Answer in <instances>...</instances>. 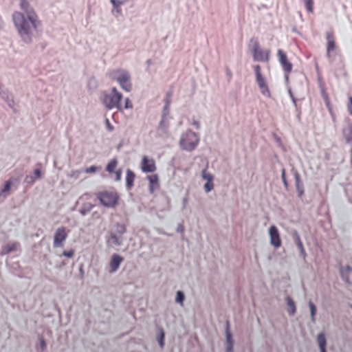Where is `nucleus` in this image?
<instances>
[{"label":"nucleus","instance_id":"obj_1","mask_svg":"<svg viewBox=\"0 0 352 352\" xmlns=\"http://www.w3.org/2000/svg\"><path fill=\"white\" fill-rule=\"evenodd\" d=\"M20 8L25 11H15L12 15V19L18 34L23 41L30 43L34 37L39 34L42 22L35 10L30 7L26 0H21Z\"/></svg>","mask_w":352,"mask_h":352},{"label":"nucleus","instance_id":"obj_2","mask_svg":"<svg viewBox=\"0 0 352 352\" xmlns=\"http://www.w3.org/2000/svg\"><path fill=\"white\" fill-rule=\"evenodd\" d=\"M96 196L100 204L107 208H115L120 200V196L116 190L100 191Z\"/></svg>","mask_w":352,"mask_h":352},{"label":"nucleus","instance_id":"obj_3","mask_svg":"<svg viewBox=\"0 0 352 352\" xmlns=\"http://www.w3.org/2000/svg\"><path fill=\"white\" fill-rule=\"evenodd\" d=\"M122 98V94L120 93L116 87H113L110 94H103L102 100L105 107L109 109L113 108L120 109V102Z\"/></svg>","mask_w":352,"mask_h":352},{"label":"nucleus","instance_id":"obj_4","mask_svg":"<svg viewBox=\"0 0 352 352\" xmlns=\"http://www.w3.org/2000/svg\"><path fill=\"white\" fill-rule=\"evenodd\" d=\"M199 142L197 135L188 131L184 133L180 140V145L182 148L187 151H192L195 148Z\"/></svg>","mask_w":352,"mask_h":352},{"label":"nucleus","instance_id":"obj_5","mask_svg":"<svg viewBox=\"0 0 352 352\" xmlns=\"http://www.w3.org/2000/svg\"><path fill=\"white\" fill-rule=\"evenodd\" d=\"M256 81L260 89L261 94L268 98L271 97V92L269 89L266 78L261 74V67L256 65L254 66Z\"/></svg>","mask_w":352,"mask_h":352},{"label":"nucleus","instance_id":"obj_6","mask_svg":"<svg viewBox=\"0 0 352 352\" xmlns=\"http://www.w3.org/2000/svg\"><path fill=\"white\" fill-rule=\"evenodd\" d=\"M112 75L116 76L115 78L122 89L126 91H130L131 90L132 84L130 82V75L126 71L118 69L113 71Z\"/></svg>","mask_w":352,"mask_h":352},{"label":"nucleus","instance_id":"obj_7","mask_svg":"<svg viewBox=\"0 0 352 352\" xmlns=\"http://www.w3.org/2000/svg\"><path fill=\"white\" fill-rule=\"evenodd\" d=\"M252 53L253 59L255 61L258 62H268L270 58V50H262L259 44L256 42L252 49Z\"/></svg>","mask_w":352,"mask_h":352},{"label":"nucleus","instance_id":"obj_8","mask_svg":"<svg viewBox=\"0 0 352 352\" xmlns=\"http://www.w3.org/2000/svg\"><path fill=\"white\" fill-rule=\"evenodd\" d=\"M68 230L65 227L58 228L54 234V247L63 248L64 241L67 237Z\"/></svg>","mask_w":352,"mask_h":352},{"label":"nucleus","instance_id":"obj_9","mask_svg":"<svg viewBox=\"0 0 352 352\" xmlns=\"http://www.w3.org/2000/svg\"><path fill=\"white\" fill-rule=\"evenodd\" d=\"M277 56L278 58V61L285 72V73L288 75L292 71V63L288 60L287 56L285 52L282 50H278L277 51Z\"/></svg>","mask_w":352,"mask_h":352},{"label":"nucleus","instance_id":"obj_10","mask_svg":"<svg viewBox=\"0 0 352 352\" xmlns=\"http://www.w3.org/2000/svg\"><path fill=\"white\" fill-rule=\"evenodd\" d=\"M141 169L144 173H154L157 170L155 160L146 155L143 156L141 161Z\"/></svg>","mask_w":352,"mask_h":352},{"label":"nucleus","instance_id":"obj_11","mask_svg":"<svg viewBox=\"0 0 352 352\" xmlns=\"http://www.w3.org/2000/svg\"><path fill=\"white\" fill-rule=\"evenodd\" d=\"M269 234L270 238V243L275 248H278L281 246V239L280 233L275 226H271L269 229Z\"/></svg>","mask_w":352,"mask_h":352},{"label":"nucleus","instance_id":"obj_12","mask_svg":"<svg viewBox=\"0 0 352 352\" xmlns=\"http://www.w3.org/2000/svg\"><path fill=\"white\" fill-rule=\"evenodd\" d=\"M327 39V57L329 59L331 58V52L336 50V43L334 34L331 32H326Z\"/></svg>","mask_w":352,"mask_h":352},{"label":"nucleus","instance_id":"obj_13","mask_svg":"<svg viewBox=\"0 0 352 352\" xmlns=\"http://www.w3.org/2000/svg\"><path fill=\"white\" fill-rule=\"evenodd\" d=\"M146 179L149 182V192L153 194L155 191L160 188L159 176L157 174L148 175Z\"/></svg>","mask_w":352,"mask_h":352},{"label":"nucleus","instance_id":"obj_14","mask_svg":"<svg viewBox=\"0 0 352 352\" xmlns=\"http://www.w3.org/2000/svg\"><path fill=\"white\" fill-rule=\"evenodd\" d=\"M122 261L123 258L121 256L117 254H113L109 263V272L111 273L116 272L118 270Z\"/></svg>","mask_w":352,"mask_h":352},{"label":"nucleus","instance_id":"obj_15","mask_svg":"<svg viewBox=\"0 0 352 352\" xmlns=\"http://www.w3.org/2000/svg\"><path fill=\"white\" fill-rule=\"evenodd\" d=\"M19 246L20 245L17 242L9 243L3 248L1 254H7L11 252L17 250Z\"/></svg>","mask_w":352,"mask_h":352},{"label":"nucleus","instance_id":"obj_16","mask_svg":"<svg viewBox=\"0 0 352 352\" xmlns=\"http://www.w3.org/2000/svg\"><path fill=\"white\" fill-rule=\"evenodd\" d=\"M135 173L130 169L126 170V188L130 190L134 186Z\"/></svg>","mask_w":352,"mask_h":352},{"label":"nucleus","instance_id":"obj_17","mask_svg":"<svg viewBox=\"0 0 352 352\" xmlns=\"http://www.w3.org/2000/svg\"><path fill=\"white\" fill-rule=\"evenodd\" d=\"M343 135L346 143L352 142V124L348 125L343 129Z\"/></svg>","mask_w":352,"mask_h":352},{"label":"nucleus","instance_id":"obj_18","mask_svg":"<svg viewBox=\"0 0 352 352\" xmlns=\"http://www.w3.org/2000/svg\"><path fill=\"white\" fill-rule=\"evenodd\" d=\"M322 98L325 102V104L330 113V114L334 117V115H333V109H332V107H331V102H330V99L328 96V94H327V92L325 91L324 89H322Z\"/></svg>","mask_w":352,"mask_h":352},{"label":"nucleus","instance_id":"obj_19","mask_svg":"<svg viewBox=\"0 0 352 352\" xmlns=\"http://www.w3.org/2000/svg\"><path fill=\"white\" fill-rule=\"evenodd\" d=\"M318 343L321 352H326V338L323 333H320L317 338Z\"/></svg>","mask_w":352,"mask_h":352},{"label":"nucleus","instance_id":"obj_20","mask_svg":"<svg viewBox=\"0 0 352 352\" xmlns=\"http://www.w3.org/2000/svg\"><path fill=\"white\" fill-rule=\"evenodd\" d=\"M118 166V160L116 158H113L109 161L106 166V170L109 173L112 174L116 170V168Z\"/></svg>","mask_w":352,"mask_h":352},{"label":"nucleus","instance_id":"obj_21","mask_svg":"<svg viewBox=\"0 0 352 352\" xmlns=\"http://www.w3.org/2000/svg\"><path fill=\"white\" fill-rule=\"evenodd\" d=\"M287 304L288 307V313L290 315L294 314L296 312V305L294 300L290 297L287 298Z\"/></svg>","mask_w":352,"mask_h":352},{"label":"nucleus","instance_id":"obj_22","mask_svg":"<svg viewBox=\"0 0 352 352\" xmlns=\"http://www.w3.org/2000/svg\"><path fill=\"white\" fill-rule=\"evenodd\" d=\"M226 338L228 342L227 352H232V341L231 335L229 332V323L227 322Z\"/></svg>","mask_w":352,"mask_h":352},{"label":"nucleus","instance_id":"obj_23","mask_svg":"<svg viewBox=\"0 0 352 352\" xmlns=\"http://www.w3.org/2000/svg\"><path fill=\"white\" fill-rule=\"evenodd\" d=\"M295 177H296V188H297L298 192H299V196H301L303 194V189H302V186L300 183L299 175L297 173L295 175Z\"/></svg>","mask_w":352,"mask_h":352},{"label":"nucleus","instance_id":"obj_24","mask_svg":"<svg viewBox=\"0 0 352 352\" xmlns=\"http://www.w3.org/2000/svg\"><path fill=\"white\" fill-rule=\"evenodd\" d=\"M306 10L309 13H313L314 12V1L313 0H303Z\"/></svg>","mask_w":352,"mask_h":352},{"label":"nucleus","instance_id":"obj_25","mask_svg":"<svg viewBox=\"0 0 352 352\" xmlns=\"http://www.w3.org/2000/svg\"><path fill=\"white\" fill-rule=\"evenodd\" d=\"M296 241L297 246H298V249L300 250L302 256L305 257V256H306L305 250L304 249L303 244H302L299 236H296Z\"/></svg>","mask_w":352,"mask_h":352},{"label":"nucleus","instance_id":"obj_26","mask_svg":"<svg viewBox=\"0 0 352 352\" xmlns=\"http://www.w3.org/2000/svg\"><path fill=\"white\" fill-rule=\"evenodd\" d=\"M202 177L207 182H212L213 176L212 174L208 173L206 170H204L201 173Z\"/></svg>","mask_w":352,"mask_h":352},{"label":"nucleus","instance_id":"obj_27","mask_svg":"<svg viewBox=\"0 0 352 352\" xmlns=\"http://www.w3.org/2000/svg\"><path fill=\"white\" fill-rule=\"evenodd\" d=\"M164 331H163V329H161L160 332V336L158 338V342L161 348H163L164 345Z\"/></svg>","mask_w":352,"mask_h":352},{"label":"nucleus","instance_id":"obj_28","mask_svg":"<svg viewBox=\"0 0 352 352\" xmlns=\"http://www.w3.org/2000/svg\"><path fill=\"white\" fill-rule=\"evenodd\" d=\"M309 306L310 311H311V316L312 318V320L314 321L315 320L314 318H315V315L316 313V307L314 305V304L311 301L309 302Z\"/></svg>","mask_w":352,"mask_h":352},{"label":"nucleus","instance_id":"obj_29","mask_svg":"<svg viewBox=\"0 0 352 352\" xmlns=\"http://www.w3.org/2000/svg\"><path fill=\"white\" fill-rule=\"evenodd\" d=\"M309 306L310 311H311V316L312 318V320L314 321L315 320L314 318H315V315L316 313V307L314 305V304L311 301L309 302Z\"/></svg>","mask_w":352,"mask_h":352},{"label":"nucleus","instance_id":"obj_30","mask_svg":"<svg viewBox=\"0 0 352 352\" xmlns=\"http://www.w3.org/2000/svg\"><path fill=\"white\" fill-rule=\"evenodd\" d=\"M94 207V204H91V203H87L86 204H85L84 206V208L83 209H81L80 210V212L82 214H85L86 211H89L92 208Z\"/></svg>","mask_w":352,"mask_h":352},{"label":"nucleus","instance_id":"obj_31","mask_svg":"<svg viewBox=\"0 0 352 352\" xmlns=\"http://www.w3.org/2000/svg\"><path fill=\"white\" fill-rule=\"evenodd\" d=\"M214 188L213 182H207L204 185V189L206 192H209Z\"/></svg>","mask_w":352,"mask_h":352},{"label":"nucleus","instance_id":"obj_32","mask_svg":"<svg viewBox=\"0 0 352 352\" xmlns=\"http://www.w3.org/2000/svg\"><path fill=\"white\" fill-rule=\"evenodd\" d=\"M184 300V295L183 294V292L179 291L177 292V297H176V301L177 302H179L181 304L183 303V301Z\"/></svg>","mask_w":352,"mask_h":352},{"label":"nucleus","instance_id":"obj_33","mask_svg":"<svg viewBox=\"0 0 352 352\" xmlns=\"http://www.w3.org/2000/svg\"><path fill=\"white\" fill-rule=\"evenodd\" d=\"M126 0H111V2L115 8H119L121 5L124 4Z\"/></svg>","mask_w":352,"mask_h":352},{"label":"nucleus","instance_id":"obj_34","mask_svg":"<svg viewBox=\"0 0 352 352\" xmlns=\"http://www.w3.org/2000/svg\"><path fill=\"white\" fill-rule=\"evenodd\" d=\"M81 173H82V170H74L70 173L69 177L74 178V179H78V178H79Z\"/></svg>","mask_w":352,"mask_h":352},{"label":"nucleus","instance_id":"obj_35","mask_svg":"<svg viewBox=\"0 0 352 352\" xmlns=\"http://www.w3.org/2000/svg\"><path fill=\"white\" fill-rule=\"evenodd\" d=\"M347 110L351 116H352V96L349 98V101L346 104Z\"/></svg>","mask_w":352,"mask_h":352},{"label":"nucleus","instance_id":"obj_36","mask_svg":"<svg viewBox=\"0 0 352 352\" xmlns=\"http://www.w3.org/2000/svg\"><path fill=\"white\" fill-rule=\"evenodd\" d=\"M97 167L95 166H91L89 168L85 169L84 172L86 173H94L97 170Z\"/></svg>","mask_w":352,"mask_h":352},{"label":"nucleus","instance_id":"obj_37","mask_svg":"<svg viewBox=\"0 0 352 352\" xmlns=\"http://www.w3.org/2000/svg\"><path fill=\"white\" fill-rule=\"evenodd\" d=\"M10 187H11V182L10 181H7L6 182V184H4V186L2 189V192H7L10 190Z\"/></svg>","mask_w":352,"mask_h":352},{"label":"nucleus","instance_id":"obj_38","mask_svg":"<svg viewBox=\"0 0 352 352\" xmlns=\"http://www.w3.org/2000/svg\"><path fill=\"white\" fill-rule=\"evenodd\" d=\"M90 198H91V195L89 193H85L80 197L79 201L80 202H83L85 201H89L90 199Z\"/></svg>","mask_w":352,"mask_h":352},{"label":"nucleus","instance_id":"obj_39","mask_svg":"<svg viewBox=\"0 0 352 352\" xmlns=\"http://www.w3.org/2000/svg\"><path fill=\"white\" fill-rule=\"evenodd\" d=\"M113 173H115L116 178L115 179L116 181H120L122 177V170L118 169V170L115 171Z\"/></svg>","mask_w":352,"mask_h":352},{"label":"nucleus","instance_id":"obj_40","mask_svg":"<svg viewBox=\"0 0 352 352\" xmlns=\"http://www.w3.org/2000/svg\"><path fill=\"white\" fill-rule=\"evenodd\" d=\"M74 254V251L73 250H69V251H64L63 252V255L65 257H68V258H72L73 257Z\"/></svg>","mask_w":352,"mask_h":352},{"label":"nucleus","instance_id":"obj_41","mask_svg":"<svg viewBox=\"0 0 352 352\" xmlns=\"http://www.w3.org/2000/svg\"><path fill=\"white\" fill-rule=\"evenodd\" d=\"M124 108L125 109H132L133 108V104H132L131 100H129V98L125 99Z\"/></svg>","mask_w":352,"mask_h":352},{"label":"nucleus","instance_id":"obj_42","mask_svg":"<svg viewBox=\"0 0 352 352\" xmlns=\"http://www.w3.org/2000/svg\"><path fill=\"white\" fill-rule=\"evenodd\" d=\"M281 177H282V179H283V182L284 183L285 186L287 188V180H286L285 170V169L282 170Z\"/></svg>","mask_w":352,"mask_h":352},{"label":"nucleus","instance_id":"obj_43","mask_svg":"<svg viewBox=\"0 0 352 352\" xmlns=\"http://www.w3.org/2000/svg\"><path fill=\"white\" fill-rule=\"evenodd\" d=\"M34 173L37 178H39L41 175V171L38 168L35 169Z\"/></svg>","mask_w":352,"mask_h":352},{"label":"nucleus","instance_id":"obj_44","mask_svg":"<svg viewBox=\"0 0 352 352\" xmlns=\"http://www.w3.org/2000/svg\"><path fill=\"white\" fill-rule=\"evenodd\" d=\"M106 124H107V127L108 130L109 131H112L113 128L111 125V124L109 122V120L108 119L106 120Z\"/></svg>","mask_w":352,"mask_h":352},{"label":"nucleus","instance_id":"obj_45","mask_svg":"<svg viewBox=\"0 0 352 352\" xmlns=\"http://www.w3.org/2000/svg\"><path fill=\"white\" fill-rule=\"evenodd\" d=\"M171 97V93H168L166 94V104L168 105L170 103V99Z\"/></svg>","mask_w":352,"mask_h":352},{"label":"nucleus","instance_id":"obj_46","mask_svg":"<svg viewBox=\"0 0 352 352\" xmlns=\"http://www.w3.org/2000/svg\"><path fill=\"white\" fill-rule=\"evenodd\" d=\"M41 344L42 349H44V348L45 347V342L43 339L41 340Z\"/></svg>","mask_w":352,"mask_h":352},{"label":"nucleus","instance_id":"obj_47","mask_svg":"<svg viewBox=\"0 0 352 352\" xmlns=\"http://www.w3.org/2000/svg\"><path fill=\"white\" fill-rule=\"evenodd\" d=\"M193 124L198 129L199 127V123L197 121L193 122Z\"/></svg>","mask_w":352,"mask_h":352},{"label":"nucleus","instance_id":"obj_48","mask_svg":"<svg viewBox=\"0 0 352 352\" xmlns=\"http://www.w3.org/2000/svg\"><path fill=\"white\" fill-rule=\"evenodd\" d=\"M186 202H187V199H184V204H186Z\"/></svg>","mask_w":352,"mask_h":352}]
</instances>
